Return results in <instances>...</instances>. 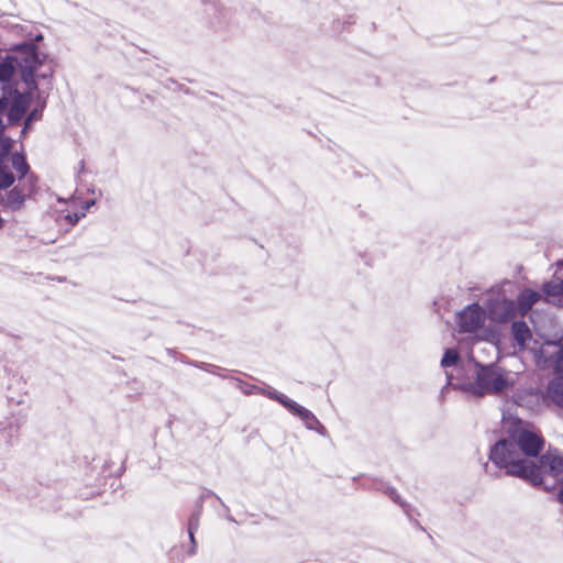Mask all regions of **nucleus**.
<instances>
[{
    "instance_id": "f03ea898",
    "label": "nucleus",
    "mask_w": 563,
    "mask_h": 563,
    "mask_svg": "<svg viewBox=\"0 0 563 563\" xmlns=\"http://www.w3.org/2000/svg\"><path fill=\"white\" fill-rule=\"evenodd\" d=\"M488 457L497 468L505 470V474L508 476L521 478L536 487L543 483L540 466L520 455L510 435L496 441L490 446Z\"/></svg>"
},
{
    "instance_id": "6e6552de",
    "label": "nucleus",
    "mask_w": 563,
    "mask_h": 563,
    "mask_svg": "<svg viewBox=\"0 0 563 563\" xmlns=\"http://www.w3.org/2000/svg\"><path fill=\"white\" fill-rule=\"evenodd\" d=\"M205 12L210 19V24L214 31L220 32L229 30L233 24L234 12L230 8H225L219 1L211 0L205 2Z\"/></svg>"
},
{
    "instance_id": "ddd939ff",
    "label": "nucleus",
    "mask_w": 563,
    "mask_h": 563,
    "mask_svg": "<svg viewBox=\"0 0 563 563\" xmlns=\"http://www.w3.org/2000/svg\"><path fill=\"white\" fill-rule=\"evenodd\" d=\"M539 463L538 466H540L541 470L542 467H548L550 473L554 476L563 474V455L548 451L540 455Z\"/></svg>"
},
{
    "instance_id": "0eeeda50",
    "label": "nucleus",
    "mask_w": 563,
    "mask_h": 563,
    "mask_svg": "<svg viewBox=\"0 0 563 563\" xmlns=\"http://www.w3.org/2000/svg\"><path fill=\"white\" fill-rule=\"evenodd\" d=\"M485 319V309L477 302H473L457 313L456 323L459 327V332L474 333L484 325Z\"/></svg>"
},
{
    "instance_id": "412c9836",
    "label": "nucleus",
    "mask_w": 563,
    "mask_h": 563,
    "mask_svg": "<svg viewBox=\"0 0 563 563\" xmlns=\"http://www.w3.org/2000/svg\"><path fill=\"white\" fill-rule=\"evenodd\" d=\"M294 416L302 420L307 429L317 431V417L311 410L300 405Z\"/></svg>"
},
{
    "instance_id": "dca6fc26",
    "label": "nucleus",
    "mask_w": 563,
    "mask_h": 563,
    "mask_svg": "<svg viewBox=\"0 0 563 563\" xmlns=\"http://www.w3.org/2000/svg\"><path fill=\"white\" fill-rule=\"evenodd\" d=\"M24 421H20L19 419L9 420L7 422H1V437L4 439L5 443L9 446H12L14 442L18 440L19 431Z\"/></svg>"
},
{
    "instance_id": "5701e85b",
    "label": "nucleus",
    "mask_w": 563,
    "mask_h": 563,
    "mask_svg": "<svg viewBox=\"0 0 563 563\" xmlns=\"http://www.w3.org/2000/svg\"><path fill=\"white\" fill-rule=\"evenodd\" d=\"M459 362H460L459 352L454 349H446L441 358V366L445 368V367L454 366Z\"/></svg>"
},
{
    "instance_id": "a19ab883",
    "label": "nucleus",
    "mask_w": 563,
    "mask_h": 563,
    "mask_svg": "<svg viewBox=\"0 0 563 563\" xmlns=\"http://www.w3.org/2000/svg\"><path fill=\"white\" fill-rule=\"evenodd\" d=\"M201 512H202V510L194 509V510L191 511V514H190V517L196 518V519H198V520L200 521Z\"/></svg>"
},
{
    "instance_id": "aec40b11",
    "label": "nucleus",
    "mask_w": 563,
    "mask_h": 563,
    "mask_svg": "<svg viewBox=\"0 0 563 563\" xmlns=\"http://www.w3.org/2000/svg\"><path fill=\"white\" fill-rule=\"evenodd\" d=\"M544 300L548 301L547 297H563V278L560 280L544 282L541 286Z\"/></svg>"
},
{
    "instance_id": "37998d69",
    "label": "nucleus",
    "mask_w": 563,
    "mask_h": 563,
    "mask_svg": "<svg viewBox=\"0 0 563 563\" xmlns=\"http://www.w3.org/2000/svg\"><path fill=\"white\" fill-rule=\"evenodd\" d=\"M556 499H558V501L563 504V486L560 488V490H559V493L556 495Z\"/></svg>"
},
{
    "instance_id": "864d4df0",
    "label": "nucleus",
    "mask_w": 563,
    "mask_h": 563,
    "mask_svg": "<svg viewBox=\"0 0 563 563\" xmlns=\"http://www.w3.org/2000/svg\"><path fill=\"white\" fill-rule=\"evenodd\" d=\"M0 126H2V123H0Z\"/></svg>"
},
{
    "instance_id": "49530a36",
    "label": "nucleus",
    "mask_w": 563,
    "mask_h": 563,
    "mask_svg": "<svg viewBox=\"0 0 563 563\" xmlns=\"http://www.w3.org/2000/svg\"><path fill=\"white\" fill-rule=\"evenodd\" d=\"M84 168H85V161H84V159H81V161L79 162V172H82V170H84Z\"/></svg>"
},
{
    "instance_id": "2f4dec72",
    "label": "nucleus",
    "mask_w": 563,
    "mask_h": 563,
    "mask_svg": "<svg viewBox=\"0 0 563 563\" xmlns=\"http://www.w3.org/2000/svg\"><path fill=\"white\" fill-rule=\"evenodd\" d=\"M166 353H167V355L173 357L175 361H179V362H181L184 364L190 365V363L192 362V360H190L186 355L177 352L175 349L167 347L166 349Z\"/></svg>"
},
{
    "instance_id": "f8f14e48",
    "label": "nucleus",
    "mask_w": 563,
    "mask_h": 563,
    "mask_svg": "<svg viewBox=\"0 0 563 563\" xmlns=\"http://www.w3.org/2000/svg\"><path fill=\"white\" fill-rule=\"evenodd\" d=\"M511 335L519 347V350H525L527 343L532 339V333L525 320H515L511 323Z\"/></svg>"
},
{
    "instance_id": "9b49d317",
    "label": "nucleus",
    "mask_w": 563,
    "mask_h": 563,
    "mask_svg": "<svg viewBox=\"0 0 563 563\" xmlns=\"http://www.w3.org/2000/svg\"><path fill=\"white\" fill-rule=\"evenodd\" d=\"M542 299V295L531 288H523L519 291L516 302V316L526 317L532 307Z\"/></svg>"
},
{
    "instance_id": "7c9ffc66",
    "label": "nucleus",
    "mask_w": 563,
    "mask_h": 563,
    "mask_svg": "<svg viewBox=\"0 0 563 563\" xmlns=\"http://www.w3.org/2000/svg\"><path fill=\"white\" fill-rule=\"evenodd\" d=\"M85 217H86L85 211H77V212H68L67 214L64 216V219L70 227H75Z\"/></svg>"
},
{
    "instance_id": "3c124183",
    "label": "nucleus",
    "mask_w": 563,
    "mask_h": 563,
    "mask_svg": "<svg viewBox=\"0 0 563 563\" xmlns=\"http://www.w3.org/2000/svg\"><path fill=\"white\" fill-rule=\"evenodd\" d=\"M451 375H448V384L446 385H450L451 384ZM448 386H445L444 388H446Z\"/></svg>"
},
{
    "instance_id": "393cba45",
    "label": "nucleus",
    "mask_w": 563,
    "mask_h": 563,
    "mask_svg": "<svg viewBox=\"0 0 563 563\" xmlns=\"http://www.w3.org/2000/svg\"><path fill=\"white\" fill-rule=\"evenodd\" d=\"M190 366L197 367V368H199L201 371L211 373L213 375H219L222 378H227V376L221 375V374L218 373V369H220V367L216 366L213 364L205 363V362H199V361H194L192 360V362L190 363Z\"/></svg>"
},
{
    "instance_id": "e433bc0d",
    "label": "nucleus",
    "mask_w": 563,
    "mask_h": 563,
    "mask_svg": "<svg viewBox=\"0 0 563 563\" xmlns=\"http://www.w3.org/2000/svg\"><path fill=\"white\" fill-rule=\"evenodd\" d=\"M96 203V200L95 199H88L86 201L82 202L81 205V211H87L89 210L93 205Z\"/></svg>"
},
{
    "instance_id": "72a5a7b5",
    "label": "nucleus",
    "mask_w": 563,
    "mask_h": 563,
    "mask_svg": "<svg viewBox=\"0 0 563 563\" xmlns=\"http://www.w3.org/2000/svg\"><path fill=\"white\" fill-rule=\"evenodd\" d=\"M47 97H48V95H46L43 90L38 89V91H36L35 99H34V101L36 102L35 107L43 104L44 109H45L46 104H47Z\"/></svg>"
},
{
    "instance_id": "79ce46f5",
    "label": "nucleus",
    "mask_w": 563,
    "mask_h": 563,
    "mask_svg": "<svg viewBox=\"0 0 563 563\" xmlns=\"http://www.w3.org/2000/svg\"><path fill=\"white\" fill-rule=\"evenodd\" d=\"M319 435L325 437L328 435L325 427L319 421Z\"/></svg>"
},
{
    "instance_id": "473e14b6",
    "label": "nucleus",
    "mask_w": 563,
    "mask_h": 563,
    "mask_svg": "<svg viewBox=\"0 0 563 563\" xmlns=\"http://www.w3.org/2000/svg\"><path fill=\"white\" fill-rule=\"evenodd\" d=\"M197 531H192V530H187V533H188V538H189V542H190V545H189V549L187 551L188 555L189 556H192L197 553V540H196V534Z\"/></svg>"
},
{
    "instance_id": "4468645a",
    "label": "nucleus",
    "mask_w": 563,
    "mask_h": 563,
    "mask_svg": "<svg viewBox=\"0 0 563 563\" xmlns=\"http://www.w3.org/2000/svg\"><path fill=\"white\" fill-rule=\"evenodd\" d=\"M44 106L40 104L34 107L27 113L23 115L21 120L22 129L20 131V139L25 137L33 129V124L43 118Z\"/></svg>"
},
{
    "instance_id": "de8ad7c7",
    "label": "nucleus",
    "mask_w": 563,
    "mask_h": 563,
    "mask_svg": "<svg viewBox=\"0 0 563 563\" xmlns=\"http://www.w3.org/2000/svg\"><path fill=\"white\" fill-rule=\"evenodd\" d=\"M4 227V220L0 217V230Z\"/></svg>"
},
{
    "instance_id": "09e8293b",
    "label": "nucleus",
    "mask_w": 563,
    "mask_h": 563,
    "mask_svg": "<svg viewBox=\"0 0 563 563\" xmlns=\"http://www.w3.org/2000/svg\"><path fill=\"white\" fill-rule=\"evenodd\" d=\"M227 519H228L229 521L235 522V519H234L232 516H230V515H228V516H227Z\"/></svg>"
},
{
    "instance_id": "c03bdc74",
    "label": "nucleus",
    "mask_w": 563,
    "mask_h": 563,
    "mask_svg": "<svg viewBox=\"0 0 563 563\" xmlns=\"http://www.w3.org/2000/svg\"><path fill=\"white\" fill-rule=\"evenodd\" d=\"M354 22L355 21L352 20V16H349V19L343 22V27H345L346 25L354 24Z\"/></svg>"
},
{
    "instance_id": "4be33fe9",
    "label": "nucleus",
    "mask_w": 563,
    "mask_h": 563,
    "mask_svg": "<svg viewBox=\"0 0 563 563\" xmlns=\"http://www.w3.org/2000/svg\"><path fill=\"white\" fill-rule=\"evenodd\" d=\"M15 181L14 174L3 163H0V190H7L13 186Z\"/></svg>"
},
{
    "instance_id": "423d86ee",
    "label": "nucleus",
    "mask_w": 563,
    "mask_h": 563,
    "mask_svg": "<svg viewBox=\"0 0 563 563\" xmlns=\"http://www.w3.org/2000/svg\"><path fill=\"white\" fill-rule=\"evenodd\" d=\"M509 435L518 448L520 455L526 459L538 457L544 448L543 437L533 430L521 428L511 431Z\"/></svg>"
},
{
    "instance_id": "39448f33",
    "label": "nucleus",
    "mask_w": 563,
    "mask_h": 563,
    "mask_svg": "<svg viewBox=\"0 0 563 563\" xmlns=\"http://www.w3.org/2000/svg\"><path fill=\"white\" fill-rule=\"evenodd\" d=\"M486 317L496 323H507L516 317V302L504 294L490 296L485 302Z\"/></svg>"
},
{
    "instance_id": "7ed1b4c3",
    "label": "nucleus",
    "mask_w": 563,
    "mask_h": 563,
    "mask_svg": "<svg viewBox=\"0 0 563 563\" xmlns=\"http://www.w3.org/2000/svg\"><path fill=\"white\" fill-rule=\"evenodd\" d=\"M0 123L4 121L5 125H21V120L31 104L21 97L18 80L13 78L12 64L9 62H0Z\"/></svg>"
},
{
    "instance_id": "b1692460",
    "label": "nucleus",
    "mask_w": 563,
    "mask_h": 563,
    "mask_svg": "<svg viewBox=\"0 0 563 563\" xmlns=\"http://www.w3.org/2000/svg\"><path fill=\"white\" fill-rule=\"evenodd\" d=\"M41 67L42 66H37L34 70L36 81L38 82L40 79L46 81L48 89H52L55 69L53 67H49L47 70L38 73Z\"/></svg>"
},
{
    "instance_id": "f257e3e1",
    "label": "nucleus",
    "mask_w": 563,
    "mask_h": 563,
    "mask_svg": "<svg viewBox=\"0 0 563 563\" xmlns=\"http://www.w3.org/2000/svg\"><path fill=\"white\" fill-rule=\"evenodd\" d=\"M47 60H52L48 53H40L26 43L11 44L5 48V54L0 56V62L12 64L13 78H16L18 85L22 82L25 86L23 91L20 90V95L30 104L34 101L36 91H38V82L34 76V70Z\"/></svg>"
},
{
    "instance_id": "1a4fd4ad",
    "label": "nucleus",
    "mask_w": 563,
    "mask_h": 563,
    "mask_svg": "<svg viewBox=\"0 0 563 563\" xmlns=\"http://www.w3.org/2000/svg\"><path fill=\"white\" fill-rule=\"evenodd\" d=\"M548 343L552 345H559L556 358L554 362L555 378L549 383L548 393L556 406L563 407V344L561 343V340L551 341Z\"/></svg>"
},
{
    "instance_id": "603ef678",
    "label": "nucleus",
    "mask_w": 563,
    "mask_h": 563,
    "mask_svg": "<svg viewBox=\"0 0 563 563\" xmlns=\"http://www.w3.org/2000/svg\"><path fill=\"white\" fill-rule=\"evenodd\" d=\"M556 265H558V266H563V260L559 261V262L556 263Z\"/></svg>"
},
{
    "instance_id": "a878e982",
    "label": "nucleus",
    "mask_w": 563,
    "mask_h": 563,
    "mask_svg": "<svg viewBox=\"0 0 563 563\" xmlns=\"http://www.w3.org/2000/svg\"><path fill=\"white\" fill-rule=\"evenodd\" d=\"M236 382V387L246 396L260 394V386L245 383L239 378H233Z\"/></svg>"
},
{
    "instance_id": "c756f323",
    "label": "nucleus",
    "mask_w": 563,
    "mask_h": 563,
    "mask_svg": "<svg viewBox=\"0 0 563 563\" xmlns=\"http://www.w3.org/2000/svg\"><path fill=\"white\" fill-rule=\"evenodd\" d=\"M278 404L282 405L292 416L295 415V412L297 410H299V406H300V404H298L297 401L292 400L291 398H289L285 394L283 395V397H282V399L279 400Z\"/></svg>"
},
{
    "instance_id": "ea45409f",
    "label": "nucleus",
    "mask_w": 563,
    "mask_h": 563,
    "mask_svg": "<svg viewBox=\"0 0 563 563\" xmlns=\"http://www.w3.org/2000/svg\"><path fill=\"white\" fill-rule=\"evenodd\" d=\"M12 24H13V23H10L7 19H4V16H3V15L1 16V20H0V27L7 29V30L10 32V26H11Z\"/></svg>"
},
{
    "instance_id": "f3484780",
    "label": "nucleus",
    "mask_w": 563,
    "mask_h": 563,
    "mask_svg": "<svg viewBox=\"0 0 563 563\" xmlns=\"http://www.w3.org/2000/svg\"><path fill=\"white\" fill-rule=\"evenodd\" d=\"M10 126L5 125L4 121H2V126H0V163H5L13 155L12 150L15 141L5 134L7 129Z\"/></svg>"
},
{
    "instance_id": "58836bf2",
    "label": "nucleus",
    "mask_w": 563,
    "mask_h": 563,
    "mask_svg": "<svg viewBox=\"0 0 563 563\" xmlns=\"http://www.w3.org/2000/svg\"><path fill=\"white\" fill-rule=\"evenodd\" d=\"M203 503H205V495H200V496L198 497V499L196 500L195 509L202 510Z\"/></svg>"
},
{
    "instance_id": "bb28decb",
    "label": "nucleus",
    "mask_w": 563,
    "mask_h": 563,
    "mask_svg": "<svg viewBox=\"0 0 563 563\" xmlns=\"http://www.w3.org/2000/svg\"><path fill=\"white\" fill-rule=\"evenodd\" d=\"M260 395H264L267 398L279 402L284 394L273 388L272 386L264 384V387H260Z\"/></svg>"
},
{
    "instance_id": "9d476101",
    "label": "nucleus",
    "mask_w": 563,
    "mask_h": 563,
    "mask_svg": "<svg viewBox=\"0 0 563 563\" xmlns=\"http://www.w3.org/2000/svg\"><path fill=\"white\" fill-rule=\"evenodd\" d=\"M10 33L22 36L23 40L16 44H31L40 53H46L41 48V43L44 41L43 33L33 25L12 24Z\"/></svg>"
},
{
    "instance_id": "6ab92c4d",
    "label": "nucleus",
    "mask_w": 563,
    "mask_h": 563,
    "mask_svg": "<svg viewBox=\"0 0 563 563\" xmlns=\"http://www.w3.org/2000/svg\"><path fill=\"white\" fill-rule=\"evenodd\" d=\"M376 489L382 490L386 494L395 504L399 505L405 512H408L410 506L401 498L395 487L386 484L384 482H379Z\"/></svg>"
},
{
    "instance_id": "a211bd4d",
    "label": "nucleus",
    "mask_w": 563,
    "mask_h": 563,
    "mask_svg": "<svg viewBox=\"0 0 563 563\" xmlns=\"http://www.w3.org/2000/svg\"><path fill=\"white\" fill-rule=\"evenodd\" d=\"M10 159L12 167L18 173L19 180L25 178L30 174L31 168L26 159V154L23 151L14 152Z\"/></svg>"
},
{
    "instance_id": "20e7f679",
    "label": "nucleus",
    "mask_w": 563,
    "mask_h": 563,
    "mask_svg": "<svg viewBox=\"0 0 563 563\" xmlns=\"http://www.w3.org/2000/svg\"><path fill=\"white\" fill-rule=\"evenodd\" d=\"M475 383L456 384L453 387L475 397H484L485 395L503 394L514 384L505 371L494 363L475 362Z\"/></svg>"
},
{
    "instance_id": "4c0bfd02",
    "label": "nucleus",
    "mask_w": 563,
    "mask_h": 563,
    "mask_svg": "<svg viewBox=\"0 0 563 563\" xmlns=\"http://www.w3.org/2000/svg\"><path fill=\"white\" fill-rule=\"evenodd\" d=\"M534 353V356L537 357V360H544L547 361V356L544 355V351L542 347H539L537 350L533 351Z\"/></svg>"
},
{
    "instance_id": "a18cd8bd",
    "label": "nucleus",
    "mask_w": 563,
    "mask_h": 563,
    "mask_svg": "<svg viewBox=\"0 0 563 563\" xmlns=\"http://www.w3.org/2000/svg\"><path fill=\"white\" fill-rule=\"evenodd\" d=\"M125 471V464L124 462L122 463L121 467L119 468L118 473H117V476H121L123 474V472Z\"/></svg>"
},
{
    "instance_id": "f704fd0d",
    "label": "nucleus",
    "mask_w": 563,
    "mask_h": 563,
    "mask_svg": "<svg viewBox=\"0 0 563 563\" xmlns=\"http://www.w3.org/2000/svg\"><path fill=\"white\" fill-rule=\"evenodd\" d=\"M201 495H205V498L206 497H214L217 500L220 501V504L223 506V508L229 511V507L222 501V499L217 495L214 494L212 490L210 489H205V492L201 494Z\"/></svg>"
},
{
    "instance_id": "c9c22d12",
    "label": "nucleus",
    "mask_w": 563,
    "mask_h": 563,
    "mask_svg": "<svg viewBox=\"0 0 563 563\" xmlns=\"http://www.w3.org/2000/svg\"><path fill=\"white\" fill-rule=\"evenodd\" d=\"M199 520L189 516L187 521V530L197 531L199 528Z\"/></svg>"
},
{
    "instance_id": "c85d7f7f",
    "label": "nucleus",
    "mask_w": 563,
    "mask_h": 563,
    "mask_svg": "<svg viewBox=\"0 0 563 563\" xmlns=\"http://www.w3.org/2000/svg\"><path fill=\"white\" fill-rule=\"evenodd\" d=\"M38 183V177L34 174V173H31L27 175V180H26V184H25V187L27 189V197L29 198H33L36 192H37V189H36V185Z\"/></svg>"
},
{
    "instance_id": "cd10ccee",
    "label": "nucleus",
    "mask_w": 563,
    "mask_h": 563,
    "mask_svg": "<svg viewBox=\"0 0 563 563\" xmlns=\"http://www.w3.org/2000/svg\"><path fill=\"white\" fill-rule=\"evenodd\" d=\"M260 395H264L267 398L279 402L284 394L273 388L272 386L264 384V387H260Z\"/></svg>"
},
{
    "instance_id": "2eb2a0df",
    "label": "nucleus",
    "mask_w": 563,
    "mask_h": 563,
    "mask_svg": "<svg viewBox=\"0 0 563 563\" xmlns=\"http://www.w3.org/2000/svg\"><path fill=\"white\" fill-rule=\"evenodd\" d=\"M26 198H29L27 195L24 194L20 186L11 187L7 192V199L3 206L15 212L23 207Z\"/></svg>"
},
{
    "instance_id": "8fccbe9b",
    "label": "nucleus",
    "mask_w": 563,
    "mask_h": 563,
    "mask_svg": "<svg viewBox=\"0 0 563 563\" xmlns=\"http://www.w3.org/2000/svg\"><path fill=\"white\" fill-rule=\"evenodd\" d=\"M179 89L184 90L186 93H189V89L188 88H184L181 85L179 86Z\"/></svg>"
}]
</instances>
